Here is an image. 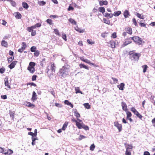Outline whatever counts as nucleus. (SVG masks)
<instances>
[{"label":"nucleus","mask_w":155,"mask_h":155,"mask_svg":"<svg viewBox=\"0 0 155 155\" xmlns=\"http://www.w3.org/2000/svg\"><path fill=\"white\" fill-rule=\"evenodd\" d=\"M127 118L131 117L132 116V114L131 112L129 111H127Z\"/></svg>","instance_id":"nucleus-45"},{"label":"nucleus","mask_w":155,"mask_h":155,"mask_svg":"<svg viewBox=\"0 0 155 155\" xmlns=\"http://www.w3.org/2000/svg\"><path fill=\"white\" fill-rule=\"evenodd\" d=\"M108 45L111 47L112 48H114L115 46V43L113 41H111L109 43Z\"/></svg>","instance_id":"nucleus-13"},{"label":"nucleus","mask_w":155,"mask_h":155,"mask_svg":"<svg viewBox=\"0 0 155 155\" xmlns=\"http://www.w3.org/2000/svg\"><path fill=\"white\" fill-rule=\"evenodd\" d=\"M137 16L140 19H143V16L142 14L137 13Z\"/></svg>","instance_id":"nucleus-38"},{"label":"nucleus","mask_w":155,"mask_h":155,"mask_svg":"<svg viewBox=\"0 0 155 155\" xmlns=\"http://www.w3.org/2000/svg\"><path fill=\"white\" fill-rule=\"evenodd\" d=\"M25 103V104L27 106L32 107H35V105L30 102H26Z\"/></svg>","instance_id":"nucleus-14"},{"label":"nucleus","mask_w":155,"mask_h":155,"mask_svg":"<svg viewBox=\"0 0 155 155\" xmlns=\"http://www.w3.org/2000/svg\"><path fill=\"white\" fill-rule=\"evenodd\" d=\"M132 150H126V151L125 152V155H131V152Z\"/></svg>","instance_id":"nucleus-44"},{"label":"nucleus","mask_w":155,"mask_h":155,"mask_svg":"<svg viewBox=\"0 0 155 155\" xmlns=\"http://www.w3.org/2000/svg\"><path fill=\"white\" fill-rule=\"evenodd\" d=\"M5 70L4 68H1L0 69V72L1 74H3L5 72Z\"/></svg>","instance_id":"nucleus-62"},{"label":"nucleus","mask_w":155,"mask_h":155,"mask_svg":"<svg viewBox=\"0 0 155 155\" xmlns=\"http://www.w3.org/2000/svg\"><path fill=\"white\" fill-rule=\"evenodd\" d=\"M22 5L23 8L26 9H28L29 7L28 5L25 2H22Z\"/></svg>","instance_id":"nucleus-27"},{"label":"nucleus","mask_w":155,"mask_h":155,"mask_svg":"<svg viewBox=\"0 0 155 155\" xmlns=\"http://www.w3.org/2000/svg\"><path fill=\"white\" fill-rule=\"evenodd\" d=\"M35 52L34 54V56L36 57H38L40 54L39 51H38L37 50Z\"/></svg>","instance_id":"nucleus-49"},{"label":"nucleus","mask_w":155,"mask_h":155,"mask_svg":"<svg viewBox=\"0 0 155 155\" xmlns=\"http://www.w3.org/2000/svg\"><path fill=\"white\" fill-rule=\"evenodd\" d=\"M28 134L29 135L32 136V137H35V134L32 132H29L28 133Z\"/></svg>","instance_id":"nucleus-53"},{"label":"nucleus","mask_w":155,"mask_h":155,"mask_svg":"<svg viewBox=\"0 0 155 155\" xmlns=\"http://www.w3.org/2000/svg\"><path fill=\"white\" fill-rule=\"evenodd\" d=\"M99 11L100 12H101L103 13L105 12V8L103 7H100L99 8Z\"/></svg>","instance_id":"nucleus-37"},{"label":"nucleus","mask_w":155,"mask_h":155,"mask_svg":"<svg viewBox=\"0 0 155 155\" xmlns=\"http://www.w3.org/2000/svg\"><path fill=\"white\" fill-rule=\"evenodd\" d=\"M36 48L35 46H32L31 48V51L32 52H35L36 51Z\"/></svg>","instance_id":"nucleus-47"},{"label":"nucleus","mask_w":155,"mask_h":155,"mask_svg":"<svg viewBox=\"0 0 155 155\" xmlns=\"http://www.w3.org/2000/svg\"><path fill=\"white\" fill-rule=\"evenodd\" d=\"M136 115L140 119H141L143 117L139 113H138V114H136Z\"/></svg>","instance_id":"nucleus-57"},{"label":"nucleus","mask_w":155,"mask_h":155,"mask_svg":"<svg viewBox=\"0 0 155 155\" xmlns=\"http://www.w3.org/2000/svg\"><path fill=\"white\" fill-rule=\"evenodd\" d=\"M84 62H85L86 63H87L90 64H91L92 65H94V64L93 63H91L90 61L88 60L87 59H85V60H84Z\"/></svg>","instance_id":"nucleus-42"},{"label":"nucleus","mask_w":155,"mask_h":155,"mask_svg":"<svg viewBox=\"0 0 155 155\" xmlns=\"http://www.w3.org/2000/svg\"><path fill=\"white\" fill-rule=\"evenodd\" d=\"M62 38L65 41H67L66 35L65 34L63 33L62 35Z\"/></svg>","instance_id":"nucleus-50"},{"label":"nucleus","mask_w":155,"mask_h":155,"mask_svg":"<svg viewBox=\"0 0 155 155\" xmlns=\"http://www.w3.org/2000/svg\"><path fill=\"white\" fill-rule=\"evenodd\" d=\"M21 45H22V47L21 48H22V49L25 50L26 47V45L25 43L24 42H22L21 44Z\"/></svg>","instance_id":"nucleus-48"},{"label":"nucleus","mask_w":155,"mask_h":155,"mask_svg":"<svg viewBox=\"0 0 155 155\" xmlns=\"http://www.w3.org/2000/svg\"><path fill=\"white\" fill-rule=\"evenodd\" d=\"M103 21L106 24L110 25V21L108 19H106L105 18H103Z\"/></svg>","instance_id":"nucleus-34"},{"label":"nucleus","mask_w":155,"mask_h":155,"mask_svg":"<svg viewBox=\"0 0 155 155\" xmlns=\"http://www.w3.org/2000/svg\"><path fill=\"white\" fill-rule=\"evenodd\" d=\"M51 74L52 75H53L54 73L55 72V67L54 65V64H53L51 65Z\"/></svg>","instance_id":"nucleus-16"},{"label":"nucleus","mask_w":155,"mask_h":155,"mask_svg":"<svg viewBox=\"0 0 155 155\" xmlns=\"http://www.w3.org/2000/svg\"><path fill=\"white\" fill-rule=\"evenodd\" d=\"M131 39L135 42L139 44V45H140L142 43V40L139 37L137 36H135L131 38Z\"/></svg>","instance_id":"nucleus-3"},{"label":"nucleus","mask_w":155,"mask_h":155,"mask_svg":"<svg viewBox=\"0 0 155 155\" xmlns=\"http://www.w3.org/2000/svg\"><path fill=\"white\" fill-rule=\"evenodd\" d=\"M68 123L67 122H66L64 124L63 127L62 128V130H65L66 128L68 125Z\"/></svg>","instance_id":"nucleus-21"},{"label":"nucleus","mask_w":155,"mask_h":155,"mask_svg":"<svg viewBox=\"0 0 155 155\" xmlns=\"http://www.w3.org/2000/svg\"><path fill=\"white\" fill-rule=\"evenodd\" d=\"M121 14V12L120 11H118L117 12H115L113 15L115 16H117Z\"/></svg>","instance_id":"nucleus-33"},{"label":"nucleus","mask_w":155,"mask_h":155,"mask_svg":"<svg viewBox=\"0 0 155 155\" xmlns=\"http://www.w3.org/2000/svg\"><path fill=\"white\" fill-rule=\"evenodd\" d=\"M125 30L127 32V33L129 34L130 35L132 34V29L131 28L128 27H126L125 28Z\"/></svg>","instance_id":"nucleus-6"},{"label":"nucleus","mask_w":155,"mask_h":155,"mask_svg":"<svg viewBox=\"0 0 155 155\" xmlns=\"http://www.w3.org/2000/svg\"><path fill=\"white\" fill-rule=\"evenodd\" d=\"M9 114L10 117L12 118V119L13 120L14 119V113L10 111Z\"/></svg>","instance_id":"nucleus-41"},{"label":"nucleus","mask_w":155,"mask_h":155,"mask_svg":"<svg viewBox=\"0 0 155 155\" xmlns=\"http://www.w3.org/2000/svg\"><path fill=\"white\" fill-rule=\"evenodd\" d=\"M32 94H32V100L34 101L37 99L36 94L35 91H33V92Z\"/></svg>","instance_id":"nucleus-25"},{"label":"nucleus","mask_w":155,"mask_h":155,"mask_svg":"<svg viewBox=\"0 0 155 155\" xmlns=\"http://www.w3.org/2000/svg\"><path fill=\"white\" fill-rule=\"evenodd\" d=\"M131 40H132L131 39V38H127L126 39L125 42L124 43V44L125 45H126L129 44H130L131 43Z\"/></svg>","instance_id":"nucleus-10"},{"label":"nucleus","mask_w":155,"mask_h":155,"mask_svg":"<svg viewBox=\"0 0 155 155\" xmlns=\"http://www.w3.org/2000/svg\"><path fill=\"white\" fill-rule=\"evenodd\" d=\"M69 66L68 65L64 66L62 69H60L59 74L62 77H65L68 74Z\"/></svg>","instance_id":"nucleus-1"},{"label":"nucleus","mask_w":155,"mask_h":155,"mask_svg":"<svg viewBox=\"0 0 155 155\" xmlns=\"http://www.w3.org/2000/svg\"><path fill=\"white\" fill-rule=\"evenodd\" d=\"M46 21L49 25H53V23L52 22V20L50 19H47Z\"/></svg>","instance_id":"nucleus-36"},{"label":"nucleus","mask_w":155,"mask_h":155,"mask_svg":"<svg viewBox=\"0 0 155 155\" xmlns=\"http://www.w3.org/2000/svg\"><path fill=\"white\" fill-rule=\"evenodd\" d=\"M83 124V123H80L79 122H77V123L76 124V125L78 128L80 129L82 128Z\"/></svg>","instance_id":"nucleus-17"},{"label":"nucleus","mask_w":155,"mask_h":155,"mask_svg":"<svg viewBox=\"0 0 155 155\" xmlns=\"http://www.w3.org/2000/svg\"><path fill=\"white\" fill-rule=\"evenodd\" d=\"M142 68H143V72L145 73L147 69L148 68V66L147 65H144L142 66Z\"/></svg>","instance_id":"nucleus-39"},{"label":"nucleus","mask_w":155,"mask_h":155,"mask_svg":"<svg viewBox=\"0 0 155 155\" xmlns=\"http://www.w3.org/2000/svg\"><path fill=\"white\" fill-rule=\"evenodd\" d=\"M28 70L31 73H33L35 71V69L34 67L31 66H28L27 68Z\"/></svg>","instance_id":"nucleus-9"},{"label":"nucleus","mask_w":155,"mask_h":155,"mask_svg":"<svg viewBox=\"0 0 155 155\" xmlns=\"http://www.w3.org/2000/svg\"><path fill=\"white\" fill-rule=\"evenodd\" d=\"M74 115L77 118H78L80 117V114L77 111V110H75L74 111Z\"/></svg>","instance_id":"nucleus-32"},{"label":"nucleus","mask_w":155,"mask_h":155,"mask_svg":"<svg viewBox=\"0 0 155 155\" xmlns=\"http://www.w3.org/2000/svg\"><path fill=\"white\" fill-rule=\"evenodd\" d=\"M82 128H84L85 130H89V128L88 126L85 125L84 124H83Z\"/></svg>","instance_id":"nucleus-43"},{"label":"nucleus","mask_w":155,"mask_h":155,"mask_svg":"<svg viewBox=\"0 0 155 155\" xmlns=\"http://www.w3.org/2000/svg\"><path fill=\"white\" fill-rule=\"evenodd\" d=\"M124 15L125 18H127L129 15V13L128 11L127 10L125 11L124 13Z\"/></svg>","instance_id":"nucleus-18"},{"label":"nucleus","mask_w":155,"mask_h":155,"mask_svg":"<svg viewBox=\"0 0 155 155\" xmlns=\"http://www.w3.org/2000/svg\"><path fill=\"white\" fill-rule=\"evenodd\" d=\"M124 145L126 148V150H132L133 148V146L132 145L129 144L128 143H125Z\"/></svg>","instance_id":"nucleus-7"},{"label":"nucleus","mask_w":155,"mask_h":155,"mask_svg":"<svg viewBox=\"0 0 155 155\" xmlns=\"http://www.w3.org/2000/svg\"><path fill=\"white\" fill-rule=\"evenodd\" d=\"M14 15L15 18L17 19H20L21 17V14L19 12L15 13Z\"/></svg>","instance_id":"nucleus-15"},{"label":"nucleus","mask_w":155,"mask_h":155,"mask_svg":"<svg viewBox=\"0 0 155 155\" xmlns=\"http://www.w3.org/2000/svg\"><path fill=\"white\" fill-rule=\"evenodd\" d=\"M13 153V151L12 150L10 149L8 150L7 152H5V155H10Z\"/></svg>","instance_id":"nucleus-22"},{"label":"nucleus","mask_w":155,"mask_h":155,"mask_svg":"<svg viewBox=\"0 0 155 155\" xmlns=\"http://www.w3.org/2000/svg\"><path fill=\"white\" fill-rule=\"evenodd\" d=\"M111 37L114 38H116L117 37L116 33L115 32L113 33Z\"/></svg>","instance_id":"nucleus-55"},{"label":"nucleus","mask_w":155,"mask_h":155,"mask_svg":"<svg viewBox=\"0 0 155 155\" xmlns=\"http://www.w3.org/2000/svg\"><path fill=\"white\" fill-rule=\"evenodd\" d=\"M95 146L93 144L90 147V149L91 150L93 151L94 150Z\"/></svg>","instance_id":"nucleus-51"},{"label":"nucleus","mask_w":155,"mask_h":155,"mask_svg":"<svg viewBox=\"0 0 155 155\" xmlns=\"http://www.w3.org/2000/svg\"><path fill=\"white\" fill-rule=\"evenodd\" d=\"M36 77H37L36 75H35L33 76L32 77V81H34L35 80H36Z\"/></svg>","instance_id":"nucleus-61"},{"label":"nucleus","mask_w":155,"mask_h":155,"mask_svg":"<svg viewBox=\"0 0 155 155\" xmlns=\"http://www.w3.org/2000/svg\"><path fill=\"white\" fill-rule=\"evenodd\" d=\"M1 45L5 47H7L8 46V43L7 42L4 40H2L1 42Z\"/></svg>","instance_id":"nucleus-24"},{"label":"nucleus","mask_w":155,"mask_h":155,"mask_svg":"<svg viewBox=\"0 0 155 155\" xmlns=\"http://www.w3.org/2000/svg\"><path fill=\"white\" fill-rule=\"evenodd\" d=\"M75 90L76 91V93L77 94L78 93H80L81 94H83L82 92L80 91L79 87H75Z\"/></svg>","instance_id":"nucleus-26"},{"label":"nucleus","mask_w":155,"mask_h":155,"mask_svg":"<svg viewBox=\"0 0 155 155\" xmlns=\"http://www.w3.org/2000/svg\"><path fill=\"white\" fill-rule=\"evenodd\" d=\"M152 123L154 126L155 127V118H154L152 120Z\"/></svg>","instance_id":"nucleus-63"},{"label":"nucleus","mask_w":155,"mask_h":155,"mask_svg":"<svg viewBox=\"0 0 155 155\" xmlns=\"http://www.w3.org/2000/svg\"><path fill=\"white\" fill-rule=\"evenodd\" d=\"M68 20L69 22H70L71 24L75 25H77V23L74 19L72 18H70Z\"/></svg>","instance_id":"nucleus-19"},{"label":"nucleus","mask_w":155,"mask_h":155,"mask_svg":"<svg viewBox=\"0 0 155 155\" xmlns=\"http://www.w3.org/2000/svg\"><path fill=\"white\" fill-rule=\"evenodd\" d=\"M114 126L117 127L119 131L120 132L122 130V125L118 124L117 122H115L114 123Z\"/></svg>","instance_id":"nucleus-5"},{"label":"nucleus","mask_w":155,"mask_h":155,"mask_svg":"<svg viewBox=\"0 0 155 155\" xmlns=\"http://www.w3.org/2000/svg\"><path fill=\"white\" fill-rule=\"evenodd\" d=\"M121 106L123 110L126 111L127 110V106L126 103L124 102H121Z\"/></svg>","instance_id":"nucleus-12"},{"label":"nucleus","mask_w":155,"mask_h":155,"mask_svg":"<svg viewBox=\"0 0 155 155\" xmlns=\"http://www.w3.org/2000/svg\"><path fill=\"white\" fill-rule=\"evenodd\" d=\"M10 2L11 4L13 6H15V2L13 1L12 0Z\"/></svg>","instance_id":"nucleus-60"},{"label":"nucleus","mask_w":155,"mask_h":155,"mask_svg":"<svg viewBox=\"0 0 155 155\" xmlns=\"http://www.w3.org/2000/svg\"><path fill=\"white\" fill-rule=\"evenodd\" d=\"M86 137L85 136H84L80 135V137L79 138V140H82V139L85 138Z\"/></svg>","instance_id":"nucleus-54"},{"label":"nucleus","mask_w":155,"mask_h":155,"mask_svg":"<svg viewBox=\"0 0 155 155\" xmlns=\"http://www.w3.org/2000/svg\"><path fill=\"white\" fill-rule=\"evenodd\" d=\"M80 66L81 68H83L86 69L88 70V67L86 66L83 64H80Z\"/></svg>","instance_id":"nucleus-35"},{"label":"nucleus","mask_w":155,"mask_h":155,"mask_svg":"<svg viewBox=\"0 0 155 155\" xmlns=\"http://www.w3.org/2000/svg\"><path fill=\"white\" fill-rule=\"evenodd\" d=\"M35 65V62H31L29 64V66H31V67H34Z\"/></svg>","instance_id":"nucleus-46"},{"label":"nucleus","mask_w":155,"mask_h":155,"mask_svg":"<svg viewBox=\"0 0 155 155\" xmlns=\"http://www.w3.org/2000/svg\"><path fill=\"white\" fill-rule=\"evenodd\" d=\"M54 32L55 34L58 36H60L59 32L58 29H54Z\"/></svg>","instance_id":"nucleus-40"},{"label":"nucleus","mask_w":155,"mask_h":155,"mask_svg":"<svg viewBox=\"0 0 155 155\" xmlns=\"http://www.w3.org/2000/svg\"><path fill=\"white\" fill-rule=\"evenodd\" d=\"M84 105L85 108L87 109H89L91 108V106L88 103L84 104Z\"/></svg>","instance_id":"nucleus-31"},{"label":"nucleus","mask_w":155,"mask_h":155,"mask_svg":"<svg viewBox=\"0 0 155 155\" xmlns=\"http://www.w3.org/2000/svg\"><path fill=\"white\" fill-rule=\"evenodd\" d=\"M75 29L78 32L80 33H82L84 32V31L83 30L81 29L80 28L77 27L75 28Z\"/></svg>","instance_id":"nucleus-20"},{"label":"nucleus","mask_w":155,"mask_h":155,"mask_svg":"<svg viewBox=\"0 0 155 155\" xmlns=\"http://www.w3.org/2000/svg\"><path fill=\"white\" fill-rule=\"evenodd\" d=\"M129 55L131 59L135 61H137L140 56V54L134 53L133 51L130 52Z\"/></svg>","instance_id":"nucleus-2"},{"label":"nucleus","mask_w":155,"mask_h":155,"mask_svg":"<svg viewBox=\"0 0 155 155\" xmlns=\"http://www.w3.org/2000/svg\"><path fill=\"white\" fill-rule=\"evenodd\" d=\"M113 15V14H112L105 13L104 15V16L107 18L109 17L110 18H111L112 17Z\"/></svg>","instance_id":"nucleus-28"},{"label":"nucleus","mask_w":155,"mask_h":155,"mask_svg":"<svg viewBox=\"0 0 155 155\" xmlns=\"http://www.w3.org/2000/svg\"><path fill=\"white\" fill-rule=\"evenodd\" d=\"M124 84L123 83H121L120 84L118 85L117 87L120 90H123L124 87Z\"/></svg>","instance_id":"nucleus-11"},{"label":"nucleus","mask_w":155,"mask_h":155,"mask_svg":"<svg viewBox=\"0 0 155 155\" xmlns=\"http://www.w3.org/2000/svg\"><path fill=\"white\" fill-rule=\"evenodd\" d=\"M131 111L133 112L135 115L137 114L138 112L136 110V109L134 107H132L131 109Z\"/></svg>","instance_id":"nucleus-30"},{"label":"nucleus","mask_w":155,"mask_h":155,"mask_svg":"<svg viewBox=\"0 0 155 155\" xmlns=\"http://www.w3.org/2000/svg\"><path fill=\"white\" fill-rule=\"evenodd\" d=\"M27 30L29 32H30L32 31L33 30L31 28V27H28L27 29Z\"/></svg>","instance_id":"nucleus-59"},{"label":"nucleus","mask_w":155,"mask_h":155,"mask_svg":"<svg viewBox=\"0 0 155 155\" xmlns=\"http://www.w3.org/2000/svg\"><path fill=\"white\" fill-rule=\"evenodd\" d=\"M14 59V56H12V57H11L10 58H9L8 59V62H9V63L11 62Z\"/></svg>","instance_id":"nucleus-52"},{"label":"nucleus","mask_w":155,"mask_h":155,"mask_svg":"<svg viewBox=\"0 0 155 155\" xmlns=\"http://www.w3.org/2000/svg\"><path fill=\"white\" fill-rule=\"evenodd\" d=\"M5 84V86L8 88H10L11 87L8 81V77H6L4 79Z\"/></svg>","instance_id":"nucleus-4"},{"label":"nucleus","mask_w":155,"mask_h":155,"mask_svg":"<svg viewBox=\"0 0 155 155\" xmlns=\"http://www.w3.org/2000/svg\"><path fill=\"white\" fill-rule=\"evenodd\" d=\"M144 155H150V153L148 151H145L144 153Z\"/></svg>","instance_id":"nucleus-64"},{"label":"nucleus","mask_w":155,"mask_h":155,"mask_svg":"<svg viewBox=\"0 0 155 155\" xmlns=\"http://www.w3.org/2000/svg\"><path fill=\"white\" fill-rule=\"evenodd\" d=\"M38 3L40 6H43L45 5L46 4V2H45L42 1H38Z\"/></svg>","instance_id":"nucleus-29"},{"label":"nucleus","mask_w":155,"mask_h":155,"mask_svg":"<svg viewBox=\"0 0 155 155\" xmlns=\"http://www.w3.org/2000/svg\"><path fill=\"white\" fill-rule=\"evenodd\" d=\"M107 3L108 2L106 1L99 2V4L100 6H102L104 5H107Z\"/></svg>","instance_id":"nucleus-23"},{"label":"nucleus","mask_w":155,"mask_h":155,"mask_svg":"<svg viewBox=\"0 0 155 155\" xmlns=\"http://www.w3.org/2000/svg\"><path fill=\"white\" fill-rule=\"evenodd\" d=\"M17 63V61H13L9 65V67L10 69L13 68Z\"/></svg>","instance_id":"nucleus-8"},{"label":"nucleus","mask_w":155,"mask_h":155,"mask_svg":"<svg viewBox=\"0 0 155 155\" xmlns=\"http://www.w3.org/2000/svg\"><path fill=\"white\" fill-rule=\"evenodd\" d=\"M87 42L89 44L92 45L94 44V42L92 41H91L89 39H88L87 40Z\"/></svg>","instance_id":"nucleus-56"},{"label":"nucleus","mask_w":155,"mask_h":155,"mask_svg":"<svg viewBox=\"0 0 155 155\" xmlns=\"http://www.w3.org/2000/svg\"><path fill=\"white\" fill-rule=\"evenodd\" d=\"M5 152L3 148L0 147V153L5 154Z\"/></svg>","instance_id":"nucleus-58"}]
</instances>
